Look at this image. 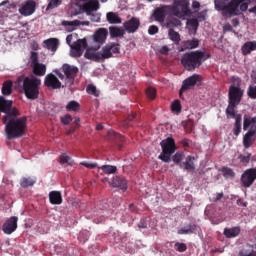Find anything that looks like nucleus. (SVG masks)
Returning <instances> with one entry per match:
<instances>
[{"label": "nucleus", "instance_id": "obj_1", "mask_svg": "<svg viewBox=\"0 0 256 256\" xmlns=\"http://www.w3.org/2000/svg\"><path fill=\"white\" fill-rule=\"evenodd\" d=\"M20 113L17 108L2 117L5 125V131L8 139H19L25 135L27 129V117H19Z\"/></svg>", "mask_w": 256, "mask_h": 256}, {"label": "nucleus", "instance_id": "obj_2", "mask_svg": "<svg viewBox=\"0 0 256 256\" xmlns=\"http://www.w3.org/2000/svg\"><path fill=\"white\" fill-rule=\"evenodd\" d=\"M191 13L189 4L185 0H174V5H163L154 11V19L160 25H165V17L174 15V17H187Z\"/></svg>", "mask_w": 256, "mask_h": 256}, {"label": "nucleus", "instance_id": "obj_3", "mask_svg": "<svg viewBox=\"0 0 256 256\" xmlns=\"http://www.w3.org/2000/svg\"><path fill=\"white\" fill-rule=\"evenodd\" d=\"M209 57H211L209 54L201 50L186 52L181 57V65L186 71H195L199 69Z\"/></svg>", "mask_w": 256, "mask_h": 256}, {"label": "nucleus", "instance_id": "obj_4", "mask_svg": "<svg viewBox=\"0 0 256 256\" xmlns=\"http://www.w3.org/2000/svg\"><path fill=\"white\" fill-rule=\"evenodd\" d=\"M17 83L18 85L22 83V89L27 99H31L32 101L39 99V89H41V80L39 78L36 76H19Z\"/></svg>", "mask_w": 256, "mask_h": 256}, {"label": "nucleus", "instance_id": "obj_5", "mask_svg": "<svg viewBox=\"0 0 256 256\" xmlns=\"http://www.w3.org/2000/svg\"><path fill=\"white\" fill-rule=\"evenodd\" d=\"M243 130L248 131L243 137V145H244L245 149H249V147H251V145H253V143H255L256 116L251 117L247 114L244 115Z\"/></svg>", "mask_w": 256, "mask_h": 256}, {"label": "nucleus", "instance_id": "obj_6", "mask_svg": "<svg viewBox=\"0 0 256 256\" xmlns=\"http://www.w3.org/2000/svg\"><path fill=\"white\" fill-rule=\"evenodd\" d=\"M54 73L61 81H65V85L71 87V85L75 83V77H77V73H79V68L69 64H63L61 69L55 70Z\"/></svg>", "mask_w": 256, "mask_h": 256}, {"label": "nucleus", "instance_id": "obj_7", "mask_svg": "<svg viewBox=\"0 0 256 256\" xmlns=\"http://www.w3.org/2000/svg\"><path fill=\"white\" fill-rule=\"evenodd\" d=\"M160 147L162 152L158 156L160 161L163 163H171V155L177 151V145L175 144V139L168 137L161 141Z\"/></svg>", "mask_w": 256, "mask_h": 256}, {"label": "nucleus", "instance_id": "obj_8", "mask_svg": "<svg viewBox=\"0 0 256 256\" xmlns=\"http://www.w3.org/2000/svg\"><path fill=\"white\" fill-rule=\"evenodd\" d=\"M72 41H73V34H69L66 37V43L72 49L70 52L71 57H76V58L81 57V55H83V51H85V49H87L88 47L87 38L78 39L76 42L71 44Z\"/></svg>", "mask_w": 256, "mask_h": 256}, {"label": "nucleus", "instance_id": "obj_9", "mask_svg": "<svg viewBox=\"0 0 256 256\" xmlns=\"http://www.w3.org/2000/svg\"><path fill=\"white\" fill-rule=\"evenodd\" d=\"M30 67L32 68V73L36 75V77H45L47 66L43 63H39V53L31 52Z\"/></svg>", "mask_w": 256, "mask_h": 256}, {"label": "nucleus", "instance_id": "obj_10", "mask_svg": "<svg viewBox=\"0 0 256 256\" xmlns=\"http://www.w3.org/2000/svg\"><path fill=\"white\" fill-rule=\"evenodd\" d=\"M243 89L239 86L231 85L228 90V103L240 104L243 99Z\"/></svg>", "mask_w": 256, "mask_h": 256}, {"label": "nucleus", "instance_id": "obj_11", "mask_svg": "<svg viewBox=\"0 0 256 256\" xmlns=\"http://www.w3.org/2000/svg\"><path fill=\"white\" fill-rule=\"evenodd\" d=\"M201 81H203V77L199 74H193L189 76L182 82L181 93H185V91H189V89H193L195 85H201Z\"/></svg>", "mask_w": 256, "mask_h": 256}, {"label": "nucleus", "instance_id": "obj_12", "mask_svg": "<svg viewBox=\"0 0 256 256\" xmlns=\"http://www.w3.org/2000/svg\"><path fill=\"white\" fill-rule=\"evenodd\" d=\"M107 35H109V31L107 30V28H99L94 32V34L92 35V39L97 45L95 51H97V49H100L101 45H103L105 41H107Z\"/></svg>", "mask_w": 256, "mask_h": 256}, {"label": "nucleus", "instance_id": "obj_13", "mask_svg": "<svg viewBox=\"0 0 256 256\" xmlns=\"http://www.w3.org/2000/svg\"><path fill=\"white\" fill-rule=\"evenodd\" d=\"M120 52L121 48L119 47V44L110 43L102 48V57L103 59H111L114 55H119Z\"/></svg>", "mask_w": 256, "mask_h": 256}, {"label": "nucleus", "instance_id": "obj_14", "mask_svg": "<svg viewBox=\"0 0 256 256\" xmlns=\"http://www.w3.org/2000/svg\"><path fill=\"white\" fill-rule=\"evenodd\" d=\"M256 181V168L247 169L241 176V183L243 187H251Z\"/></svg>", "mask_w": 256, "mask_h": 256}, {"label": "nucleus", "instance_id": "obj_15", "mask_svg": "<svg viewBox=\"0 0 256 256\" xmlns=\"http://www.w3.org/2000/svg\"><path fill=\"white\" fill-rule=\"evenodd\" d=\"M36 5L37 4L35 3V1L27 0L19 8L20 15H23L24 17H29V15H33L35 13Z\"/></svg>", "mask_w": 256, "mask_h": 256}, {"label": "nucleus", "instance_id": "obj_16", "mask_svg": "<svg viewBox=\"0 0 256 256\" xmlns=\"http://www.w3.org/2000/svg\"><path fill=\"white\" fill-rule=\"evenodd\" d=\"M123 27L128 33H137L141 27V21L137 17H132L130 20L123 23Z\"/></svg>", "mask_w": 256, "mask_h": 256}, {"label": "nucleus", "instance_id": "obj_17", "mask_svg": "<svg viewBox=\"0 0 256 256\" xmlns=\"http://www.w3.org/2000/svg\"><path fill=\"white\" fill-rule=\"evenodd\" d=\"M17 221H19V218L12 216L3 224L2 229L6 235H11V233L17 231Z\"/></svg>", "mask_w": 256, "mask_h": 256}, {"label": "nucleus", "instance_id": "obj_18", "mask_svg": "<svg viewBox=\"0 0 256 256\" xmlns=\"http://www.w3.org/2000/svg\"><path fill=\"white\" fill-rule=\"evenodd\" d=\"M44 84L48 89H61V81L53 73L48 74L44 79Z\"/></svg>", "mask_w": 256, "mask_h": 256}, {"label": "nucleus", "instance_id": "obj_19", "mask_svg": "<svg viewBox=\"0 0 256 256\" xmlns=\"http://www.w3.org/2000/svg\"><path fill=\"white\" fill-rule=\"evenodd\" d=\"M13 101L6 100L5 97L0 96V113H5L8 115L13 111Z\"/></svg>", "mask_w": 256, "mask_h": 256}, {"label": "nucleus", "instance_id": "obj_20", "mask_svg": "<svg viewBox=\"0 0 256 256\" xmlns=\"http://www.w3.org/2000/svg\"><path fill=\"white\" fill-rule=\"evenodd\" d=\"M85 59H89L90 61H96L99 63V61H103V52H95V50L88 48L84 54Z\"/></svg>", "mask_w": 256, "mask_h": 256}, {"label": "nucleus", "instance_id": "obj_21", "mask_svg": "<svg viewBox=\"0 0 256 256\" xmlns=\"http://www.w3.org/2000/svg\"><path fill=\"white\" fill-rule=\"evenodd\" d=\"M61 25L63 27H66V31H68V33H71V31H75V28L79 27V25H89V22H81L79 20H74V21L63 20Z\"/></svg>", "mask_w": 256, "mask_h": 256}, {"label": "nucleus", "instance_id": "obj_22", "mask_svg": "<svg viewBox=\"0 0 256 256\" xmlns=\"http://www.w3.org/2000/svg\"><path fill=\"white\" fill-rule=\"evenodd\" d=\"M162 27H166L167 29H175V27H181V20L175 18L173 14H169Z\"/></svg>", "mask_w": 256, "mask_h": 256}, {"label": "nucleus", "instance_id": "obj_23", "mask_svg": "<svg viewBox=\"0 0 256 256\" xmlns=\"http://www.w3.org/2000/svg\"><path fill=\"white\" fill-rule=\"evenodd\" d=\"M100 5L97 0H89L82 6L83 11L87 13V15H91L92 11H98Z\"/></svg>", "mask_w": 256, "mask_h": 256}, {"label": "nucleus", "instance_id": "obj_24", "mask_svg": "<svg viewBox=\"0 0 256 256\" xmlns=\"http://www.w3.org/2000/svg\"><path fill=\"white\" fill-rule=\"evenodd\" d=\"M180 169H185V171L193 173V171H195V157L187 156L185 161L180 164Z\"/></svg>", "mask_w": 256, "mask_h": 256}, {"label": "nucleus", "instance_id": "obj_25", "mask_svg": "<svg viewBox=\"0 0 256 256\" xmlns=\"http://www.w3.org/2000/svg\"><path fill=\"white\" fill-rule=\"evenodd\" d=\"M112 187H119L122 191H127V180L121 176H115L111 182Z\"/></svg>", "mask_w": 256, "mask_h": 256}, {"label": "nucleus", "instance_id": "obj_26", "mask_svg": "<svg viewBox=\"0 0 256 256\" xmlns=\"http://www.w3.org/2000/svg\"><path fill=\"white\" fill-rule=\"evenodd\" d=\"M240 234H241V227L239 226L224 229V235L226 239H235V237H239Z\"/></svg>", "mask_w": 256, "mask_h": 256}, {"label": "nucleus", "instance_id": "obj_27", "mask_svg": "<svg viewBox=\"0 0 256 256\" xmlns=\"http://www.w3.org/2000/svg\"><path fill=\"white\" fill-rule=\"evenodd\" d=\"M242 55L247 56L251 55L253 51H256V41L245 42L241 48Z\"/></svg>", "mask_w": 256, "mask_h": 256}, {"label": "nucleus", "instance_id": "obj_28", "mask_svg": "<svg viewBox=\"0 0 256 256\" xmlns=\"http://www.w3.org/2000/svg\"><path fill=\"white\" fill-rule=\"evenodd\" d=\"M49 201L51 205H61L63 203V196L59 191H51L49 193Z\"/></svg>", "mask_w": 256, "mask_h": 256}, {"label": "nucleus", "instance_id": "obj_29", "mask_svg": "<svg viewBox=\"0 0 256 256\" xmlns=\"http://www.w3.org/2000/svg\"><path fill=\"white\" fill-rule=\"evenodd\" d=\"M251 79L253 84L248 87L247 95L250 99H256V71H253Z\"/></svg>", "mask_w": 256, "mask_h": 256}, {"label": "nucleus", "instance_id": "obj_30", "mask_svg": "<svg viewBox=\"0 0 256 256\" xmlns=\"http://www.w3.org/2000/svg\"><path fill=\"white\" fill-rule=\"evenodd\" d=\"M239 104L235 103V102H228V106L226 108V116L227 119H231L233 117H235L237 114V106Z\"/></svg>", "mask_w": 256, "mask_h": 256}, {"label": "nucleus", "instance_id": "obj_31", "mask_svg": "<svg viewBox=\"0 0 256 256\" xmlns=\"http://www.w3.org/2000/svg\"><path fill=\"white\" fill-rule=\"evenodd\" d=\"M44 45L49 51H57L59 40L57 38H49L44 41Z\"/></svg>", "mask_w": 256, "mask_h": 256}, {"label": "nucleus", "instance_id": "obj_32", "mask_svg": "<svg viewBox=\"0 0 256 256\" xmlns=\"http://www.w3.org/2000/svg\"><path fill=\"white\" fill-rule=\"evenodd\" d=\"M199 47V40L196 38H193L192 40H186L182 44V51H185L187 49H197Z\"/></svg>", "mask_w": 256, "mask_h": 256}, {"label": "nucleus", "instance_id": "obj_33", "mask_svg": "<svg viewBox=\"0 0 256 256\" xmlns=\"http://www.w3.org/2000/svg\"><path fill=\"white\" fill-rule=\"evenodd\" d=\"M106 19L111 25H119V23L122 21L121 17H119V15L115 12H108L106 14Z\"/></svg>", "mask_w": 256, "mask_h": 256}, {"label": "nucleus", "instance_id": "obj_34", "mask_svg": "<svg viewBox=\"0 0 256 256\" xmlns=\"http://www.w3.org/2000/svg\"><path fill=\"white\" fill-rule=\"evenodd\" d=\"M11 93H13V81H4L2 84V95L9 96Z\"/></svg>", "mask_w": 256, "mask_h": 256}, {"label": "nucleus", "instance_id": "obj_35", "mask_svg": "<svg viewBox=\"0 0 256 256\" xmlns=\"http://www.w3.org/2000/svg\"><path fill=\"white\" fill-rule=\"evenodd\" d=\"M196 229H197L196 224H189L187 227L179 229L178 235H191V234L195 233Z\"/></svg>", "mask_w": 256, "mask_h": 256}, {"label": "nucleus", "instance_id": "obj_36", "mask_svg": "<svg viewBox=\"0 0 256 256\" xmlns=\"http://www.w3.org/2000/svg\"><path fill=\"white\" fill-rule=\"evenodd\" d=\"M109 32L111 37H123L125 35V30L116 26L109 27Z\"/></svg>", "mask_w": 256, "mask_h": 256}, {"label": "nucleus", "instance_id": "obj_37", "mask_svg": "<svg viewBox=\"0 0 256 256\" xmlns=\"http://www.w3.org/2000/svg\"><path fill=\"white\" fill-rule=\"evenodd\" d=\"M35 183H37V179L31 178V177L22 178L20 181V185L24 189H27V187H33L35 185Z\"/></svg>", "mask_w": 256, "mask_h": 256}, {"label": "nucleus", "instance_id": "obj_38", "mask_svg": "<svg viewBox=\"0 0 256 256\" xmlns=\"http://www.w3.org/2000/svg\"><path fill=\"white\" fill-rule=\"evenodd\" d=\"M168 37L171 41L176 43V45L179 44V41H181V35H179V32L174 31V29H169Z\"/></svg>", "mask_w": 256, "mask_h": 256}, {"label": "nucleus", "instance_id": "obj_39", "mask_svg": "<svg viewBox=\"0 0 256 256\" xmlns=\"http://www.w3.org/2000/svg\"><path fill=\"white\" fill-rule=\"evenodd\" d=\"M79 109H81V105L79 104V102L72 100L70 102H68V104L66 105V111H79Z\"/></svg>", "mask_w": 256, "mask_h": 256}, {"label": "nucleus", "instance_id": "obj_40", "mask_svg": "<svg viewBox=\"0 0 256 256\" xmlns=\"http://www.w3.org/2000/svg\"><path fill=\"white\" fill-rule=\"evenodd\" d=\"M98 169H101V171H103V173H105L106 175L117 173V167L112 165H103L101 167H98Z\"/></svg>", "mask_w": 256, "mask_h": 256}, {"label": "nucleus", "instance_id": "obj_41", "mask_svg": "<svg viewBox=\"0 0 256 256\" xmlns=\"http://www.w3.org/2000/svg\"><path fill=\"white\" fill-rule=\"evenodd\" d=\"M223 177L225 179H233L235 177V171L229 167H223L222 168Z\"/></svg>", "mask_w": 256, "mask_h": 256}, {"label": "nucleus", "instance_id": "obj_42", "mask_svg": "<svg viewBox=\"0 0 256 256\" xmlns=\"http://www.w3.org/2000/svg\"><path fill=\"white\" fill-rule=\"evenodd\" d=\"M61 3H63V0H50L46 11H51V9H57V7L61 5Z\"/></svg>", "mask_w": 256, "mask_h": 256}, {"label": "nucleus", "instance_id": "obj_43", "mask_svg": "<svg viewBox=\"0 0 256 256\" xmlns=\"http://www.w3.org/2000/svg\"><path fill=\"white\" fill-rule=\"evenodd\" d=\"M174 249H175V251H178L179 253H185V251H187V244L181 243V242H176L174 244Z\"/></svg>", "mask_w": 256, "mask_h": 256}, {"label": "nucleus", "instance_id": "obj_44", "mask_svg": "<svg viewBox=\"0 0 256 256\" xmlns=\"http://www.w3.org/2000/svg\"><path fill=\"white\" fill-rule=\"evenodd\" d=\"M172 161H174L176 165H179V167H181V161H183V152H176L172 157Z\"/></svg>", "mask_w": 256, "mask_h": 256}, {"label": "nucleus", "instance_id": "obj_45", "mask_svg": "<svg viewBox=\"0 0 256 256\" xmlns=\"http://www.w3.org/2000/svg\"><path fill=\"white\" fill-rule=\"evenodd\" d=\"M171 109L174 113H181V101L175 100L171 105Z\"/></svg>", "mask_w": 256, "mask_h": 256}, {"label": "nucleus", "instance_id": "obj_46", "mask_svg": "<svg viewBox=\"0 0 256 256\" xmlns=\"http://www.w3.org/2000/svg\"><path fill=\"white\" fill-rule=\"evenodd\" d=\"M146 95L148 97V99H155V97H157V90H155V88H151L149 87L147 90H146Z\"/></svg>", "mask_w": 256, "mask_h": 256}, {"label": "nucleus", "instance_id": "obj_47", "mask_svg": "<svg viewBox=\"0 0 256 256\" xmlns=\"http://www.w3.org/2000/svg\"><path fill=\"white\" fill-rule=\"evenodd\" d=\"M60 121H61L62 125H69V123H71V121H73V117L71 116V114H66L60 118Z\"/></svg>", "mask_w": 256, "mask_h": 256}, {"label": "nucleus", "instance_id": "obj_48", "mask_svg": "<svg viewBox=\"0 0 256 256\" xmlns=\"http://www.w3.org/2000/svg\"><path fill=\"white\" fill-rule=\"evenodd\" d=\"M239 161L243 163V165H247V163H249V161H251V154H247V155H243L241 154L238 157Z\"/></svg>", "mask_w": 256, "mask_h": 256}, {"label": "nucleus", "instance_id": "obj_49", "mask_svg": "<svg viewBox=\"0 0 256 256\" xmlns=\"http://www.w3.org/2000/svg\"><path fill=\"white\" fill-rule=\"evenodd\" d=\"M60 163L63 165L65 163H67L68 165H71V157L67 156V154H62L59 157Z\"/></svg>", "mask_w": 256, "mask_h": 256}, {"label": "nucleus", "instance_id": "obj_50", "mask_svg": "<svg viewBox=\"0 0 256 256\" xmlns=\"http://www.w3.org/2000/svg\"><path fill=\"white\" fill-rule=\"evenodd\" d=\"M188 25H190V27H192V29H198V27H199V21H198L197 19H195V18L190 19V20L188 21Z\"/></svg>", "mask_w": 256, "mask_h": 256}, {"label": "nucleus", "instance_id": "obj_51", "mask_svg": "<svg viewBox=\"0 0 256 256\" xmlns=\"http://www.w3.org/2000/svg\"><path fill=\"white\" fill-rule=\"evenodd\" d=\"M135 117H137V114H135V113L130 114L127 117V119L124 121V126L129 127V124L131 123V121H133V119H135Z\"/></svg>", "mask_w": 256, "mask_h": 256}, {"label": "nucleus", "instance_id": "obj_52", "mask_svg": "<svg viewBox=\"0 0 256 256\" xmlns=\"http://www.w3.org/2000/svg\"><path fill=\"white\" fill-rule=\"evenodd\" d=\"M90 17H91V21H93L94 23L101 22V14H99V13H96V14L91 13Z\"/></svg>", "mask_w": 256, "mask_h": 256}, {"label": "nucleus", "instance_id": "obj_53", "mask_svg": "<svg viewBox=\"0 0 256 256\" xmlns=\"http://www.w3.org/2000/svg\"><path fill=\"white\" fill-rule=\"evenodd\" d=\"M148 33L149 35H157V33H159V27L151 25L148 29Z\"/></svg>", "mask_w": 256, "mask_h": 256}, {"label": "nucleus", "instance_id": "obj_54", "mask_svg": "<svg viewBox=\"0 0 256 256\" xmlns=\"http://www.w3.org/2000/svg\"><path fill=\"white\" fill-rule=\"evenodd\" d=\"M80 165L83 167H87V169H97V163H88V162H81Z\"/></svg>", "mask_w": 256, "mask_h": 256}, {"label": "nucleus", "instance_id": "obj_55", "mask_svg": "<svg viewBox=\"0 0 256 256\" xmlns=\"http://www.w3.org/2000/svg\"><path fill=\"white\" fill-rule=\"evenodd\" d=\"M232 119H235L234 125H241V123L243 121V115L242 114H237Z\"/></svg>", "mask_w": 256, "mask_h": 256}, {"label": "nucleus", "instance_id": "obj_56", "mask_svg": "<svg viewBox=\"0 0 256 256\" xmlns=\"http://www.w3.org/2000/svg\"><path fill=\"white\" fill-rule=\"evenodd\" d=\"M87 93H89V95H96L97 87H95L94 85H89L87 87Z\"/></svg>", "mask_w": 256, "mask_h": 256}, {"label": "nucleus", "instance_id": "obj_57", "mask_svg": "<svg viewBox=\"0 0 256 256\" xmlns=\"http://www.w3.org/2000/svg\"><path fill=\"white\" fill-rule=\"evenodd\" d=\"M233 133L236 137L241 134V125L234 124Z\"/></svg>", "mask_w": 256, "mask_h": 256}, {"label": "nucleus", "instance_id": "obj_58", "mask_svg": "<svg viewBox=\"0 0 256 256\" xmlns=\"http://www.w3.org/2000/svg\"><path fill=\"white\" fill-rule=\"evenodd\" d=\"M239 256H256V251H251L250 253L240 251Z\"/></svg>", "mask_w": 256, "mask_h": 256}, {"label": "nucleus", "instance_id": "obj_59", "mask_svg": "<svg viewBox=\"0 0 256 256\" xmlns=\"http://www.w3.org/2000/svg\"><path fill=\"white\" fill-rule=\"evenodd\" d=\"M183 147H189V139L185 138L180 142Z\"/></svg>", "mask_w": 256, "mask_h": 256}, {"label": "nucleus", "instance_id": "obj_60", "mask_svg": "<svg viewBox=\"0 0 256 256\" xmlns=\"http://www.w3.org/2000/svg\"><path fill=\"white\" fill-rule=\"evenodd\" d=\"M224 31H233V26H231V24H226L223 27Z\"/></svg>", "mask_w": 256, "mask_h": 256}, {"label": "nucleus", "instance_id": "obj_61", "mask_svg": "<svg viewBox=\"0 0 256 256\" xmlns=\"http://www.w3.org/2000/svg\"><path fill=\"white\" fill-rule=\"evenodd\" d=\"M223 195V192L217 193L216 198H214V201H221V199H223Z\"/></svg>", "mask_w": 256, "mask_h": 256}, {"label": "nucleus", "instance_id": "obj_62", "mask_svg": "<svg viewBox=\"0 0 256 256\" xmlns=\"http://www.w3.org/2000/svg\"><path fill=\"white\" fill-rule=\"evenodd\" d=\"M232 25L233 27H239V18L232 19Z\"/></svg>", "mask_w": 256, "mask_h": 256}, {"label": "nucleus", "instance_id": "obj_63", "mask_svg": "<svg viewBox=\"0 0 256 256\" xmlns=\"http://www.w3.org/2000/svg\"><path fill=\"white\" fill-rule=\"evenodd\" d=\"M192 7H193V9H199V7H201V4H199V2H197V1H194L192 3Z\"/></svg>", "mask_w": 256, "mask_h": 256}, {"label": "nucleus", "instance_id": "obj_64", "mask_svg": "<svg viewBox=\"0 0 256 256\" xmlns=\"http://www.w3.org/2000/svg\"><path fill=\"white\" fill-rule=\"evenodd\" d=\"M248 11H249V13H255V15H256V5L252 8H250Z\"/></svg>", "mask_w": 256, "mask_h": 256}]
</instances>
